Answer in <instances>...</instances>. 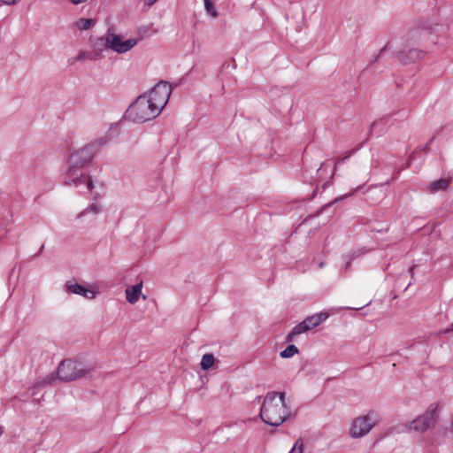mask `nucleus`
I'll return each mask as SVG.
<instances>
[{"mask_svg":"<svg viewBox=\"0 0 453 453\" xmlns=\"http://www.w3.org/2000/svg\"><path fill=\"white\" fill-rule=\"evenodd\" d=\"M276 397L277 392L267 393L259 413L261 419L273 426H279L291 415L288 405L276 403Z\"/></svg>","mask_w":453,"mask_h":453,"instance_id":"f257e3e1","label":"nucleus"},{"mask_svg":"<svg viewBox=\"0 0 453 453\" xmlns=\"http://www.w3.org/2000/svg\"><path fill=\"white\" fill-rule=\"evenodd\" d=\"M160 114V108L155 106L147 98V95L139 96L126 111L127 119L135 123H143L154 119Z\"/></svg>","mask_w":453,"mask_h":453,"instance_id":"f03ea898","label":"nucleus"},{"mask_svg":"<svg viewBox=\"0 0 453 453\" xmlns=\"http://www.w3.org/2000/svg\"><path fill=\"white\" fill-rule=\"evenodd\" d=\"M94 366L72 359L63 360L58 368L57 377L61 381H72L88 374Z\"/></svg>","mask_w":453,"mask_h":453,"instance_id":"7ed1b4c3","label":"nucleus"},{"mask_svg":"<svg viewBox=\"0 0 453 453\" xmlns=\"http://www.w3.org/2000/svg\"><path fill=\"white\" fill-rule=\"evenodd\" d=\"M380 421L378 411L370 410L366 414L357 417L352 420L349 434L351 438L358 439L367 435Z\"/></svg>","mask_w":453,"mask_h":453,"instance_id":"20e7f679","label":"nucleus"},{"mask_svg":"<svg viewBox=\"0 0 453 453\" xmlns=\"http://www.w3.org/2000/svg\"><path fill=\"white\" fill-rule=\"evenodd\" d=\"M107 143V138H101L96 142L88 144L81 150L75 151L70 156V164H76L79 166L83 167L89 164L97 150L105 146Z\"/></svg>","mask_w":453,"mask_h":453,"instance_id":"39448f33","label":"nucleus"},{"mask_svg":"<svg viewBox=\"0 0 453 453\" xmlns=\"http://www.w3.org/2000/svg\"><path fill=\"white\" fill-rule=\"evenodd\" d=\"M81 166L76 164H70L65 174V184L67 186H74L76 188L84 186L87 190L93 188L92 180L83 173Z\"/></svg>","mask_w":453,"mask_h":453,"instance_id":"423d86ee","label":"nucleus"},{"mask_svg":"<svg viewBox=\"0 0 453 453\" xmlns=\"http://www.w3.org/2000/svg\"><path fill=\"white\" fill-rule=\"evenodd\" d=\"M437 418V409L431 405L424 414L409 423L407 428L409 431L425 433L435 426Z\"/></svg>","mask_w":453,"mask_h":453,"instance_id":"0eeeda50","label":"nucleus"},{"mask_svg":"<svg viewBox=\"0 0 453 453\" xmlns=\"http://www.w3.org/2000/svg\"><path fill=\"white\" fill-rule=\"evenodd\" d=\"M171 86L167 81H161L154 88H152L150 93L147 95V98L155 104V106L160 108V112L165 106L171 95Z\"/></svg>","mask_w":453,"mask_h":453,"instance_id":"6e6552de","label":"nucleus"},{"mask_svg":"<svg viewBox=\"0 0 453 453\" xmlns=\"http://www.w3.org/2000/svg\"><path fill=\"white\" fill-rule=\"evenodd\" d=\"M109 50L122 54L129 51L137 44V40L130 38L123 41L119 35L109 31Z\"/></svg>","mask_w":453,"mask_h":453,"instance_id":"1a4fd4ad","label":"nucleus"},{"mask_svg":"<svg viewBox=\"0 0 453 453\" xmlns=\"http://www.w3.org/2000/svg\"><path fill=\"white\" fill-rule=\"evenodd\" d=\"M424 55L425 53L421 50L410 49L408 50H403L399 51L397 53V58L402 64L407 65L422 58Z\"/></svg>","mask_w":453,"mask_h":453,"instance_id":"9d476101","label":"nucleus"},{"mask_svg":"<svg viewBox=\"0 0 453 453\" xmlns=\"http://www.w3.org/2000/svg\"><path fill=\"white\" fill-rule=\"evenodd\" d=\"M65 288L70 293L80 295L87 299H93L96 296V292L93 289L86 288L74 281L68 280L65 283Z\"/></svg>","mask_w":453,"mask_h":453,"instance_id":"9b49d317","label":"nucleus"},{"mask_svg":"<svg viewBox=\"0 0 453 453\" xmlns=\"http://www.w3.org/2000/svg\"><path fill=\"white\" fill-rule=\"evenodd\" d=\"M109 31L104 36L97 37L92 42L93 52L95 55H98V59L103 58V51L109 49Z\"/></svg>","mask_w":453,"mask_h":453,"instance_id":"f8f14e48","label":"nucleus"},{"mask_svg":"<svg viewBox=\"0 0 453 453\" xmlns=\"http://www.w3.org/2000/svg\"><path fill=\"white\" fill-rule=\"evenodd\" d=\"M327 312H319L315 313L311 316H308L306 319H304L303 321L306 325V328L308 330H311L319 325H320L323 321H325L328 318Z\"/></svg>","mask_w":453,"mask_h":453,"instance_id":"ddd939ff","label":"nucleus"},{"mask_svg":"<svg viewBox=\"0 0 453 453\" xmlns=\"http://www.w3.org/2000/svg\"><path fill=\"white\" fill-rule=\"evenodd\" d=\"M142 281L129 287L126 289V298L128 303L134 304L138 300L142 293Z\"/></svg>","mask_w":453,"mask_h":453,"instance_id":"4468645a","label":"nucleus"},{"mask_svg":"<svg viewBox=\"0 0 453 453\" xmlns=\"http://www.w3.org/2000/svg\"><path fill=\"white\" fill-rule=\"evenodd\" d=\"M54 380L55 377L53 373L48 374L46 377L38 379L30 389L31 395L33 396L36 395L42 388L49 385H51Z\"/></svg>","mask_w":453,"mask_h":453,"instance_id":"2eb2a0df","label":"nucleus"},{"mask_svg":"<svg viewBox=\"0 0 453 453\" xmlns=\"http://www.w3.org/2000/svg\"><path fill=\"white\" fill-rule=\"evenodd\" d=\"M450 181V178L436 180L430 183L429 187L427 188V191L431 194L437 193L439 191H444L449 188Z\"/></svg>","mask_w":453,"mask_h":453,"instance_id":"dca6fc26","label":"nucleus"},{"mask_svg":"<svg viewBox=\"0 0 453 453\" xmlns=\"http://www.w3.org/2000/svg\"><path fill=\"white\" fill-rule=\"evenodd\" d=\"M307 331L309 330L306 328V325L302 321L293 327V329L288 334L286 340L287 342H292L296 336Z\"/></svg>","mask_w":453,"mask_h":453,"instance_id":"f3484780","label":"nucleus"},{"mask_svg":"<svg viewBox=\"0 0 453 453\" xmlns=\"http://www.w3.org/2000/svg\"><path fill=\"white\" fill-rule=\"evenodd\" d=\"M214 362H215V357L212 354H211V353L204 354L202 357V359L200 362V367L203 371H207L211 367H212V365H214Z\"/></svg>","mask_w":453,"mask_h":453,"instance_id":"a211bd4d","label":"nucleus"},{"mask_svg":"<svg viewBox=\"0 0 453 453\" xmlns=\"http://www.w3.org/2000/svg\"><path fill=\"white\" fill-rule=\"evenodd\" d=\"M102 211V207L100 204L98 203H92L90 205H88L85 210H83L82 211H81L77 218L78 219H81L83 218L86 214L88 213H93V214H99L100 212Z\"/></svg>","mask_w":453,"mask_h":453,"instance_id":"6ab92c4d","label":"nucleus"},{"mask_svg":"<svg viewBox=\"0 0 453 453\" xmlns=\"http://www.w3.org/2000/svg\"><path fill=\"white\" fill-rule=\"evenodd\" d=\"M298 352H299V350H298L297 347L294 344H291V345L287 346L285 348V349H283L280 353V356L282 358H289V357H292L293 356H295L296 354H298Z\"/></svg>","mask_w":453,"mask_h":453,"instance_id":"aec40b11","label":"nucleus"},{"mask_svg":"<svg viewBox=\"0 0 453 453\" xmlns=\"http://www.w3.org/2000/svg\"><path fill=\"white\" fill-rule=\"evenodd\" d=\"M95 24L92 19L81 18L76 22V26L81 30H88Z\"/></svg>","mask_w":453,"mask_h":453,"instance_id":"412c9836","label":"nucleus"},{"mask_svg":"<svg viewBox=\"0 0 453 453\" xmlns=\"http://www.w3.org/2000/svg\"><path fill=\"white\" fill-rule=\"evenodd\" d=\"M85 59H89L91 61H96L98 59V55H95L93 51L91 52H86V51H81L77 55V60L78 61H83Z\"/></svg>","mask_w":453,"mask_h":453,"instance_id":"4be33fe9","label":"nucleus"},{"mask_svg":"<svg viewBox=\"0 0 453 453\" xmlns=\"http://www.w3.org/2000/svg\"><path fill=\"white\" fill-rule=\"evenodd\" d=\"M204 8L208 14H210L213 18L218 17V12L216 11L215 5L211 0H203Z\"/></svg>","mask_w":453,"mask_h":453,"instance_id":"5701e85b","label":"nucleus"},{"mask_svg":"<svg viewBox=\"0 0 453 453\" xmlns=\"http://www.w3.org/2000/svg\"><path fill=\"white\" fill-rule=\"evenodd\" d=\"M303 443L301 439H298L294 446L292 447L289 453H303Z\"/></svg>","mask_w":453,"mask_h":453,"instance_id":"b1692460","label":"nucleus"},{"mask_svg":"<svg viewBox=\"0 0 453 453\" xmlns=\"http://www.w3.org/2000/svg\"><path fill=\"white\" fill-rule=\"evenodd\" d=\"M417 27L425 30L424 34H428L427 30L431 28V25L427 24L426 22L421 23V21H419L417 23Z\"/></svg>","mask_w":453,"mask_h":453,"instance_id":"393cba45","label":"nucleus"},{"mask_svg":"<svg viewBox=\"0 0 453 453\" xmlns=\"http://www.w3.org/2000/svg\"><path fill=\"white\" fill-rule=\"evenodd\" d=\"M285 398L286 394L284 392L277 393L276 403H278L279 404H287Z\"/></svg>","mask_w":453,"mask_h":453,"instance_id":"a878e982","label":"nucleus"},{"mask_svg":"<svg viewBox=\"0 0 453 453\" xmlns=\"http://www.w3.org/2000/svg\"><path fill=\"white\" fill-rule=\"evenodd\" d=\"M386 118H381L379 120L373 121L369 129V133H372L379 125L382 124L384 122Z\"/></svg>","mask_w":453,"mask_h":453,"instance_id":"bb28decb","label":"nucleus"},{"mask_svg":"<svg viewBox=\"0 0 453 453\" xmlns=\"http://www.w3.org/2000/svg\"><path fill=\"white\" fill-rule=\"evenodd\" d=\"M388 47V44H386L382 49H380V50L379 51V53L373 58V59L371 60V64H372L373 62L377 61L382 55V53L387 50V48Z\"/></svg>","mask_w":453,"mask_h":453,"instance_id":"cd10ccee","label":"nucleus"},{"mask_svg":"<svg viewBox=\"0 0 453 453\" xmlns=\"http://www.w3.org/2000/svg\"><path fill=\"white\" fill-rule=\"evenodd\" d=\"M349 196V195H347V196ZM344 197H346V196H341V197L335 198L332 203H327V204L324 205V206L321 208V211H324L326 208L329 207L332 203H337L338 201L342 200Z\"/></svg>","mask_w":453,"mask_h":453,"instance_id":"c85d7f7f","label":"nucleus"},{"mask_svg":"<svg viewBox=\"0 0 453 453\" xmlns=\"http://www.w3.org/2000/svg\"><path fill=\"white\" fill-rule=\"evenodd\" d=\"M421 33H419L418 31H416V30H413L411 31L410 34H409V40H412L414 39L415 37L418 36Z\"/></svg>","mask_w":453,"mask_h":453,"instance_id":"c756f323","label":"nucleus"},{"mask_svg":"<svg viewBox=\"0 0 453 453\" xmlns=\"http://www.w3.org/2000/svg\"><path fill=\"white\" fill-rule=\"evenodd\" d=\"M88 0H70L73 4L78 5L87 2Z\"/></svg>","mask_w":453,"mask_h":453,"instance_id":"7c9ffc66","label":"nucleus"},{"mask_svg":"<svg viewBox=\"0 0 453 453\" xmlns=\"http://www.w3.org/2000/svg\"><path fill=\"white\" fill-rule=\"evenodd\" d=\"M450 332H453V323L450 325L449 327L441 331L442 334H449Z\"/></svg>","mask_w":453,"mask_h":453,"instance_id":"2f4dec72","label":"nucleus"},{"mask_svg":"<svg viewBox=\"0 0 453 453\" xmlns=\"http://www.w3.org/2000/svg\"><path fill=\"white\" fill-rule=\"evenodd\" d=\"M349 157H350V155H348V156H346V157H344L340 158V159L336 162V164H337V165H339V164H342V163H344V162H345V161H346Z\"/></svg>","mask_w":453,"mask_h":453,"instance_id":"473e14b6","label":"nucleus"},{"mask_svg":"<svg viewBox=\"0 0 453 453\" xmlns=\"http://www.w3.org/2000/svg\"><path fill=\"white\" fill-rule=\"evenodd\" d=\"M144 1L148 6H151L157 2V0H144Z\"/></svg>","mask_w":453,"mask_h":453,"instance_id":"72a5a7b5","label":"nucleus"},{"mask_svg":"<svg viewBox=\"0 0 453 453\" xmlns=\"http://www.w3.org/2000/svg\"><path fill=\"white\" fill-rule=\"evenodd\" d=\"M40 401H41V399H36V398H34V399H33V402H35L36 403H40Z\"/></svg>","mask_w":453,"mask_h":453,"instance_id":"f704fd0d","label":"nucleus"},{"mask_svg":"<svg viewBox=\"0 0 453 453\" xmlns=\"http://www.w3.org/2000/svg\"><path fill=\"white\" fill-rule=\"evenodd\" d=\"M361 187H357V188L354 189V191L350 194V195H353L357 192V189H359Z\"/></svg>","mask_w":453,"mask_h":453,"instance_id":"c9c22d12","label":"nucleus"},{"mask_svg":"<svg viewBox=\"0 0 453 453\" xmlns=\"http://www.w3.org/2000/svg\"><path fill=\"white\" fill-rule=\"evenodd\" d=\"M414 267H415V266H412V267L410 269V273H411V274H412V272H413V270H414Z\"/></svg>","mask_w":453,"mask_h":453,"instance_id":"e433bc0d","label":"nucleus"},{"mask_svg":"<svg viewBox=\"0 0 453 453\" xmlns=\"http://www.w3.org/2000/svg\"><path fill=\"white\" fill-rule=\"evenodd\" d=\"M350 265V262H348L347 265H346V267H349Z\"/></svg>","mask_w":453,"mask_h":453,"instance_id":"4c0bfd02","label":"nucleus"}]
</instances>
